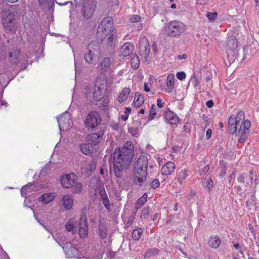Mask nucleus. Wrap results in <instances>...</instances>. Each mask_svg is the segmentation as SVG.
Wrapping results in <instances>:
<instances>
[{
  "label": "nucleus",
  "mask_w": 259,
  "mask_h": 259,
  "mask_svg": "<svg viewBox=\"0 0 259 259\" xmlns=\"http://www.w3.org/2000/svg\"><path fill=\"white\" fill-rule=\"evenodd\" d=\"M133 157V145L127 141L122 148H116L113 153V166L111 171L121 178L123 169L128 166Z\"/></svg>",
  "instance_id": "1"
},
{
  "label": "nucleus",
  "mask_w": 259,
  "mask_h": 259,
  "mask_svg": "<svg viewBox=\"0 0 259 259\" xmlns=\"http://www.w3.org/2000/svg\"><path fill=\"white\" fill-rule=\"evenodd\" d=\"M244 114L242 111L238 113L236 116H231L228 120L229 131L230 133L236 134L239 136V141L243 142L246 139L251 127V122L246 120L243 123Z\"/></svg>",
  "instance_id": "2"
},
{
  "label": "nucleus",
  "mask_w": 259,
  "mask_h": 259,
  "mask_svg": "<svg viewBox=\"0 0 259 259\" xmlns=\"http://www.w3.org/2000/svg\"><path fill=\"white\" fill-rule=\"evenodd\" d=\"M148 158L145 155L141 156L134 163L133 173L135 183L141 185L146 180Z\"/></svg>",
  "instance_id": "3"
},
{
  "label": "nucleus",
  "mask_w": 259,
  "mask_h": 259,
  "mask_svg": "<svg viewBox=\"0 0 259 259\" xmlns=\"http://www.w3.org/2000/svg\"><path fill=\"white\" fill-rule=\"evenodd\" d=\"M186 31L185 24L179 20H173L165 24L161 34L170 37H178Z\"/></svg>",
  "instance_id": "4"
},
{
  "label": "nucleus",
  "mask_w": 259,
  "mask_h": 259,
  "mask_svg": "<svg viewBox=\"0 0 259 259\" xmlns=\"http://www.w3.org/2000/svg\"><path fill=\"white\" fill-rule=\"evenodd\" d=\"M15 11V6H10L7 12L5 13L4 17L3 15L2 21L4 28L10 32H15L17 26L15 20L14 12Z\"/></svg>",
  "instance_id": "5"
},
{
  "label": "nucleus",
  "mask_w": 259,
  "mask_h": 259,
  "mask_svg": "<svg viewBox=\"0 0 259 259\" xmlns=\"http://www.w3.org/2000/svg\"><path fill=\"white\" fill-rule=\"evenodd\" d=\"M113 22L112 18L107 17L103 19L98 26L97 33L102 38H105L110 32H113L115 29L113 28Z\"/></svg>",
  "instance_id": "6"
},
{
  "label": "nucleus",
  "mask_w": 259,
  "mask_h": 259,
  "mask_svg": "<svg viewBox=\"0 0 259 259\" xmlns=\"http://www.w3.org/2000/svg\"><path fill=\"white\" fill-rule=\"evenodd\" d=\"M100 55L99 46L94 43H90L88 45L87 52L84 54V59L89 64L95 61Z\"/></svg>",
  "instance_id": "7"
},
{
  "label": "nucleus",
  "mask_w": 259,
  "mask_h": 259,
  "mask_svg": "<svg viewBox=\"0 0 259 259\" xmlns=\"http://www.w3.org/2000/svg\"><path fill=\"white\" fill-rule=\"evenodd\" d=\"M101 122V117L99 113L96 111H91L86 117L85 124L87 127L93 129L98 126Z\"/></svg>",
  "instance_id": "8"
},
{
  "label": "nucleus",
  "mask_w": 259,
  "mask_h": 259,
  "mask_svg": "<svg viewBox=\"0 0 259 259\" xmlns=\"http://www.w3.org/2000/svg\"><path fill=\"white\" fill-rule=\"evenodd\" d=\"M119 65H115L113 58L106 57L102 59L98 65V69L102 72L113 71V70Z\"/></svg>",
  "instance_id": "9"
},
{
  "label": "nucleus",
  "mask_w": 259,
  "mask_h": 259,
  "mask_svg": "<svg viewBox=\"0 0 259 259\" xmlns=\"http://www.w3.org/2000/svg\"><path fill=\"white\" fill-rule=\"evenodd\" d=\"M57 121L59 128L62 131L68 130L72 123L70 115L66 112L58 118Z\"/></svg>",
  "instance_id": "10"
},
{
  "label": "nucleus",
  "mask_w": 259,
  "mask_h": 259,
  "mask_svg": "<svg viewBox=\"0 0 259 259\" xmlns=\"http://www.w3.org/2000/svg\"><path fill=\"white\" fill-rule=\"evenodd\" d=\"M77 177L74 173H70L61 177L60 181L62 186L65 188H71L77 181Z\"/></svg>",
  "instance_id": "11"
},
{
  "label": "nucleus",
  "mask_w": 259,
  "mask_h": 259,
  "mask_svg": "<svg viewBox=\"0 0 259 259\" xmlns=\"http://www.w3.org/2000/svg\"><path fill=\"white\" fill-rule=\"evenodd\" d=\"M140 55L147 60L150 53V46L148 39L145 37L140 39L139 45Z\"/></svg>",
  "instance_id": "12"
},
{
  "label": "nucleus",
  "mask_w": 259,
  "mask_h": 259,
  "mask_svg": "<svg viewBox=\"0 0 259 259\" xmlns=\"http://www.w3.org/2000/svg\"><path fill=\"white\" fill-rule=\"evenodd\" d=\"M164 118L165 122L171 125H177L179 122V117L169 109L163 112Z\"/></svg>",
  "instance_id": "13"
},
{
  "label": "nucleus",
  "mask_w": 259,
  "mask_h": 259,
  "mask_svg": "<svg viewBox=\"0 0 259 259\" xmlns=\"http://www.w3.org/2000/svg\"><path fill=\"white\" fill-rule=\"evenodd\" d=\"M98 193L100 195L103 204L107 210L109 211L110 210V202L104 188L101 187L96 188L95 190V193L97 194Z\"/></svg>",
  "instance_id": "14"
},
{
  "label": "nucleus",
  "mask_w": 259,
  "mask_h": 259,
  "mask_svg": "<svg viewBox=\"0 0 259 259\" xmlns=\"http://www.w3.org/2000/svg\"><path fill=\"white\" fill-rule=\"evenodd\" d=\"M64 251L66 256L68 258H73L77 256L78 253V250L74 247L70 242L66 243L63 247Z\"/></svg>",
  "instance_id": "15"
},
{
  "label": "nucleus",
  "mask_w": 259,
  "mask_h": 259,
  "mask_svg": "<svg viewBox=\"0 0 259 259\" xmlns=\"http://www.w3.org/2000/svg\"><path fill=\"white\" fill-rule=\"evenodd\" d=\"M95 4L92 0H85L84 3L83 15L86 18H90L93 14Z\"/></svg>",
  "instance_id": "16"
},
{
  "label": "nucleus",
  "mask_w": 259,
  "mask_h": 259,
  "mask_svg": "<svg viewBox=\"0 0 259 259\" xmlns=\"http://www.w3.org/2000/svg\"><path fill=\"white\" fill-rule=\"evenodd\" d=\"M104 132L102 130L100 131L97 133H93L88 135L87 140L89 144H93L94 145L98 144L102 139Z\"/></svg>",
  "instance_id": "17"
},
{
  "label": "nucleus",
  "mask_w": 259,
  "mask_h": 259,
  "mask_svg": "<svg viewBox=\"0 0 259 259\" xmlns=\"http://www.w3.org/2000/svg\"><path fill=\"white\" fill-rule=\"evenodd\" d=\"M175 78L174 74H169L165 81L164 85L163 86V90L166 93H171L175 87Z\"/></svg>",
  "instance_id": "18"
},
{
  "label": "nucleus",
  "mask_w": 259,
  "mask_h": 259,
  "mask_svg": "<svg viewBox=\"0 0 259 259\" xmlns=\"http://www.w3.org/2000/svg\"><path fill=\"white\" fill-rule=\"evenodd\" d=\"M133 50V45L130 42H126L121 47L119 51V56L123 58L126 57L131 54Z\"/></svg>",
  "instance_id": "19"
},
{
  "label": "nucleus",
  "mask_w": 259,
  "mask_h": 259,
  "mask_svg": "<svg viewBox=\"0 0 259 259\" xmlns=\"http://www.w3.org/2000/svg\"><path fill=\"white\" fill-rule=\"evenodd\" d=\"M61 203L65 210H70L73 205V199L72 196L69 194L64 195L61 199Z\"/></svg>",
  "instance_id": "20"
},
{
  "label": "nucleus",
  "mask_w": 259,
  "mask_h": 259,
  "mask_svg": "<svg viewBox=\"0 0 259 259\" xmlns=\"http://www.w3.org/2000/svg\"><path fill=\"white\" fill-rule=\"evenodd\" d=\"M176 168V165L172 162H168L161 169V173L163 175L168 176L172 174Z\"/></svg>",
  "instance_id": "21"
},
{
  "label": "nucleus",
  "mask_w": 259,
  "mask_h": 259,
  "mask_svg": "<svg viewBox=\"0 0 259 259\" xmlns=\"http://www.w3.org/2000/svg\"><path fill=\"white\" fill-rule=\"evenodd\" d=\"M238 46L237 39L234 36H230L227 40V53L231 54V52L235 51Z\"/></svg>",
  "instance_id": "22"
},
{
  "label": "nucleus",
  "mask_w": 259,
  "mask_h": 259,
  "mask_svg": "<svg viewBox=\"0 0 259 259\" xmlns=\"http://www.w3.org/2000/svg\"><path fill=\"white\" fill-rule=\"evenodd\" d=\"M190 176V172L186 169H183L178 172L176 175L177 182L180 185H182L186 179Z\"/></svg>",
  "instance_id": "23"
},
{
  "label": "nucleus",
  "mask_w": 259,
  "mask_h": 259,
  "mask_svg": "<svg viewBox=\"0 0 259 259\" xmlns=\"http://www.w3.org/2000/svg\"><path fill=\"white\" fill-rule=\"evenodd\" d=\"M56 196V193L54 192L44 193L38 198V200L43 204H47L52 202Z\"/></svg>",
  "instance_id": "24"
},
{
  "label": "nucleus",
  "mask_w": 259,
  "mask_h": 259,
  "mask_svg": "<svg viewBox=\"0 0 259 259\" xmlns=\"http://www.w3.org/2000/svg\"><path fill=\"white\" fill-rule=\"evenodd\" d=\"M95 86L101 89L103 91H106L107 87V77L104 75L98 76L97 78Z\"/></svg>",
  "instance_id": "25"
},
{
  "label": "nucleus",
  "mask_w": 259,
  "mask_h": 259,
  "mask_svg": "<svg viewBox=\"0 0 259 259\" xmlns=\"http://www.w3.org/2000/svg\"><path fill=\"white\" fill-rule=\"evenodd\" d=\"M96 167V163L94 161L86 162L82 167V170L83 172H85L87 174H90L92 171H94Z\"/></svg>",
  "instance_id": "26"
},
{
  "label": "nucleus",
  "mask_w": 259,
  "mask_h": 259,
  "mask_svg": "<svg viewBox=\"0 0 259 259\" xmlns=\"http://www.w3.org/2000/svg\"><path fill=\"white\" fill-rule=\"evenodd\" d=\"M11 61L13 64H18L21 60V54L19 50H16L14 52L9 53Z\"/></svg>",
  "instance_id": "27"
},
{
  "label": "nucleus",
  "mask_w": 259,
  "mask_h": 259,
  "mask_svg": "<svg viewBox=\"0 0 259 259\" xmlns=\"http://www.w3.org/2000/svg\"><path fill=\"white\" fill-rule=\"evenodd\" d=\"M144 102V98L143 95L140 92H136L135 94L134 99L133 101L134 106L136 107H139L141 106Z\"/></svg>",
  "instance_id": "28"
},
{
  "label": "nucleus",
  "mask_w": 259,
  "mask_h": 259,
  "mask_svg": "<svg viewBox=\"0 0 259 259\" xmlns=\"http://www.w3.org/2000/svg\"><path fill=\"white\" fill-rule=\"evenodd\" d=\"M34 188V183H31L23 186L21 190V196L26 197L29 193H31Z\"/></svg>",
  "instance_id": "29"
},
{
  "label": "nucleus",
  "mask_w": 259,
  "mask_h": 259,
  "mask_svg": "<svg viewBox=\"0 0 259 259\" xmlns=\"http://www.w3.org/2000/svg\"><path fill=\"white\" fill-rule=\"evenodd\" d=\"M130 92L131 90L129 88L123 89L118 98V101L120 103H123L125 101L130 95Z\"/></svg>",
  "instance_id": "30"
},
{
  "label": "nucleus",
  "mask_w": 259,
  "mask_h": 259,
  "mask_svg": "<svg viewBox=\"0 0 259 259\" xmlns=\"http://www.w3.org/2000/svg\"><path fill=\"white\" fill-rule=\"evenodd\" d=\"M106 91H103L101 89L95 86L93 93V97L96 101H99L102 99Z\"/></svg>",
  "instance_id": "31"
},
{
  "label": "nucleus",
  "mask_w": 259,
  "mask_h": 259,
  "mask_svg": "<svg viewBox=\"0 0 259 259\" xmlns=\"http://www.w3.org/2000/svg\"><path fill=\"white\" fill-rule=\"evenodd\" d=\"M221 243L220 239L217 237H211L208 241L209 246L213 248H217Z\"/></svg>",
  "instance_id": "32"
},
{
  "label": "nucleus",
  "mask_w": 259,
  "mask_h": 259,
  "mask_svg": "<svg viewBox=\"0 0 259 259\" xmlns=\"http://www.w3.org/2000/svg\"><path fill=\"white\" fill-rule=\"evenodd\" d=\"M159 250L157 248L149 249L144 255V258L147 259L158 254Z\"/></svg>",
  "instance_id": "33"
},
{
  "label": "nucleus",
  "mask_w": 259,
  "mask_h": 259,
  "mask_svg": "<svg viewBox=\"0 0 259 259\" xmlns=\"http://www.w3.org/2000/svg\"><path fill=\"white\" fill-rule=\"evenodd\" d=\"M131 64L132 67L134 69H136L139 67L140 65V60L139 57L136 55H134L132 56Z\"/></svg>",
  "instance_id": "34"
},
{
  "label": "nucleus",
  "mask_w": 259,
  "mask_h": 259,
  "mask_svg": "<svg viewBox=\"0 0 259 259\" xmlns=\"http://www.w3.org/2000/svg\"><path fill=\"white\" fill-rule=\"evenodd\" d=\"M108 36L107 38V44L108 46H112L115 42L116 39V32L114 31L113 32H110L109 34H107L106 36Z\"/></svg>",
  "instance_id": "35"
},
{
  "label": "nucleus",
  "mask_w": 259,
  "mask_h": 259,
  "mask_svg": "<svg viewBox=\"0 0 259 259\" xmlns=\"http://www.w3.org/2000/svg\"><path fill=\"white\" fill-rule=\"evenodd\" d=\"M143 232L141 228H136L132 232V238L134 240H138Z\"/></svg>",
  "instance_id": "36"
},
{
  "label": "nucleus",
  "mask_w": 259,
  "mask_h": 259,
  "mask_svg": "<svg viewBox=\"0 0 259 259\" xmlns=\"http://www.w3.org/2000/svg\"><path fill=\"white\" fill-rule=\"evenodd\" d=\"M72 188V192L73 193H79L81 192L83 187L81 183L77 182L76 181Z\"/></svg>",
  "instance_id": "37"
},
{
  "label": "nucleus",
  "mask_w": 259,
  "mask_h": 259,
  "mask_svg": "<svg viewBox=\"0 0 259 259\" xmlns=\"http://www.w3.org/2000/svg\"><path fill=\"white\" fill-rule=\"evenodd\" d=\"M147 194L144 193L143 196L138 199L137 200L136 206L137 209L140 208L142 205L147 201Z\"/></svg>",
  "instance_id": "38"
},
{
  "label": "nucleus",
  "mask_w": 259,
  "mask_h": 259,
  "mask_svg": "<svg viewBox=\"0 0 259 259\" xmlns=\"http://www.w3.org/2000/svg\"><path fill=\"white\" fill-rule=\"evenodd\" d=\"M227 164L224 161L220 162V166L218 168V170L220 172V176L223 177L226 173L227 170Z\"/></svg>",
  "instance_id": "39"
},
{
  "label": "nucleus",
  "mask_w": 259,
  "mask_h": 259,
  "mask_svg": "<svg viewBox=\"0 0 259 259\" xmlns=\"http://www.w3.org/2000/svg\"><path fill=\"white\" fill-rule=\"evenodd\" d=\"M78 220L75 218H72L67 222L65 227H77Z\"/></svg>",
  "instance_id": "40"
},
{
  "label": "nucleus",
  "mask_w": 259,
  "mask_h": 259,
  "mask_svg": "<svg viewBox=\"0 0 259 259\" xmlns=\"http://www.w3.org/2000/svg\"><path fill=\"white\" fill-rule=\"evenodd\" d=\"M157 108L155 105L152 104L151 106V110L149 112V118L150 120L153 119L154 118V116L157 114Z\"/></svg>",
  "instance_id": "41"
},
{
  "label": "nucleus",
  "mask_w": 259,
  "mask_h": 259,
  "mask_svg": "<svg viewBox=\"0 0 259 259\" xmlns=\"http://www.w3.org/2000/svg\"><path fill=\"white\" fill-rule=\"evenodd\" d=\"M88 226L89 224L87 222V218L85 215H81L79 221H78L77 227H88Z\"/></svg>",
  "instance_id": "42"
},
{
  "label": "nucleus",
  "mask_w": 259,
  "mask_h": 259,
  "mask_svg": "<svg viewBox=\"0 0 259 259\" xmlns=\"http://www.w3.org/2000/svg\"><path fill=\"white\" fill-rule=\"evenodd\" d=\"M204 188L208 191H211L213 187V182L211 179H208L204 184Z\"/></svg>",
  "instance_id": "43"
},
{
  "label": "nucleus",
  "mask_w": 259,
  "mask_h": 259,
  "mask_svg": "<svg viewBox=\"0 0 259 259\" xmlns=\"http://www.w3.org/2000/svg\"><path fill=\"white\" fill-rule=\"evenodd\" d=\"M218 14L217 12H208L206 14V17L208 18L209 21H213L217 18Z\"/></svg>",
  "instance_id": "44"
},
{
  "label": "nucleus",
  "mask_w": 259,
  "mask_h": 259,
  "mask_svg": "<svg viewBox=\"0 0 259 259\" xmlns=\"http://www.w3.org/2000/svg\"><path fill=\"white\" fill-rule=\"evenodd\" d=\"M99 233L101 237L103 238H106L107 237V228H99Z\"/></svg>",
  "instance_id": "45"
},
{
  "label": "nucleus",
  "mask_w": 259,
  "mask_h": 259,
  "mask_svg": "<svg viewBox=\"0 0 259 259\" xmlns=\"http://www.w3.org/2000/svg\"><path fill=\"white\" fill-rule=\"evenodd\" d=\"M79 233L82 238H85L88 234V228H79Z\"/></svg>",
  "instance_id": "46"
},
{
  "label": "nucleus",
  "mask_w": 259,
  "mask_h": 259,
  "mask_svg": "<svg viewBox=\"0 0 259 259\" xmlns=\"http://www.w3.org/2000/svg\"><path fill=\"white\" fill-rule=\"evenodd\" d=\"M176 77L180 80H183L186 78V75L184 72L181 71L177 73Z\"/></svg>",
  "instance_id": "47"
},
{
  "label": "nucleus",
  "mask_w": 259,
  "mask_h": 259,
  "mask_svg": "<svg viewBox=\"0 0 259 259\" xmlns=\"http://www.w3.org/2000/svg\"><path fill=\"white\" fill-rule=\"evenodd\" d=\"M80 148L82 152L84 154H87L88 153H89V148L88 145L86 144H83L80 146Z\"/></svg>",
  "instance_id": "48"
},
{
  "label": "nucleus",
  "mask_w": 259,
  "mask_h": 259,
  "mask_svg": "<svg viewBox=\"0 0 259 259\" xmlns=\"http://www.w3.org/2000/svg\"><path fill=\"white\" fill-rule=\"evenodd\" d=\"M141 19V17L138 15H133L130 18V20L132 22H138Z\"/></svg>",
  "instance_id": "49"
},
{
  "label": "nucleus",
  "mask_w": 259,
  "mask_h": 259,
  "mask_svg": "<svg viewBox=\"0 0 259 259\" xmlns=\"http://www.w3.org/2000/svg\"><path fill=\"white\" fill-rule=\"evenodd\" d=\"M165 103L162 101L161 98H158L157 99V105L159 108H162L164 107Z\"/></svg>",
  "instance_id": "50"
},
{
  "label": "nucleus",
  "mask_w": 259,
  "mask_h": 259,
  "mask_svg": "<svg viewBox=\"0 0 259 259\" xmlns=\"http://www.w3.org/2000/svg\"><path fill=\"white\" fill-rule=\"evenodd\" d=\"M159 182L158 180L155 179L151 183V187L154 188H156L159 186Z\"/></svg>",
  "instance_id": "51"
},
{
  "label": "nucleus",
  "mask_w": 259,
  "mask_h": 259,
  "mask_svg": "<svg viewBox=\"0 0 259 259\" xmlns=\"http://www.w3.org/2000/svg\"><path fill=\"white\" fill-rule=\"evenodd\" d=\"M149 211L147 208H144L142 211L141 217L143 218H146L148 215Z\"/></svg>",
  "instance_id": "52"
},
{
  "label": "nucleus",
  "mask_w": 259,
  "mask_h": 259,
  "mask_svg": "<svg viewBox=\"0 0 259 259\" xmlns=\"http://www.w3.org/2000/svg\"><path fill=\"white\" fill-rule=\"evenodd\" d=\"M191 81L193 82V84L195 87H196L199 85V81L197 78L195 77V76H194L191 79Z\"/></svg>",
  "instance_id": "53"
},
{
  "label": "nucleus",
  "mask_w": 259,
  "mask_h": 259,
  "mask_svg": "<svg viewBox=\"0 0 259 259\" xmlns=\"http://www.w3.org/2000/svg\"><path fill=\"white\" fill-rule=\"evenodd\" d=\"M246 175L244 174H240L238 177V182H240V183H243L244 182V179L246 177Z\"/></svg>",
  "instance_id": "54"
},
{
  "label": "nucleus",
  "mask_w": 259,
  "mask_h": 259,
  "mask_svg": "<svg viewBox=\"0 0 259 259\" xmlns=\"http://www.w3.org/2000/svg\"><path fill=\"white\" fill-rule=\"evenodd\" d=\"M195 195H196L195 192L194 190H191L190 191L189 194L187 196V200H190L191 199L193 198L195 196Z\"/></svg>",
  "instance_id": "55"
},
{
  "label": "nucleus",
  "mask_w": 259,
  "mask_h": 259,
  "mask_svg": "<svg viewBox=\"0 0 259 259\" xmlns=\"http://www.w3.org/2000/svg\"><path fill=\"white\" fill-rule=\"evenodd\" d=\"M65 229L67 232H71L72 234H74L77 231V228H65Z\"/></svg>",
  "instance_id": "56"
},
{
  "label": "nucleus",
  "mask_w": 259,
  "mask_h": 259,
  "mask_svg": "<svg viewBox=\"0 0 259 259\" xmlns=\"http://www.w3.org/2000/svg\"><path fill=\"white\" fill-rule=\"evenodd\" d=\"M212 130L211 129H208L206 133V138L207 139H209L211 137Z\"/></svg>",
  "instance_id": "57"
},
{
  "label": "nucleus",
  "mask_w": 259,
  "mask_h": 259,
  "mask_svg": "<svg viewBox=\"0 0 259 259\" xmlns=\"http://www.w3.org/2000/svg\"><path fill=\"white\" fill-rule=\"evenodd\" d=\"M109 104V100L107 99H105L103 101V105L105 107L104 110H106L108 108V105Z\"/></svg>",
  "instance_id": "58"
},
{
  "label": "nucleus",
  "mask_w": 259,
  "mask_h": 259,
  "mask_svg": "<svg viewBox=\"0 0 259 259\" xmlns=\"http://www.w3.org/2000/svg\"><path fill=\"white\" fill-rule=\"evenodd\" d=\"M209 170V165H206L204 168H203L200 171V174L202 175V172H207Z\"/></svg>",
  "instance_id": "59"
},
{
  "label": "nucleus",
  "mask_w": 259,
  "mask_h": 259,
  "mask_svg": "<svg viewBox=\"0 0 259 259\" xmlns=\"http://www.w3.org/2000/svg\"><path fill=\"white\" fill-rule=\"evenodd\" d=\"M144 91L146 92H148L150 91V87L148 83L145 82L144 84Z\"/></svg>",
  "instance_id": "60"
},
{
  "label": "nucleus",
  "mask_w": 259,
  "mask_h": 259,
  "mask_svg": "<svg viewBox=\"0 0 259 259\" xmlns=\"http://www.w3.org/2000/svg\"><path fill=\"white\" fill-rule=\"evenodd\" d=\"M206 105L208 107L211 108L213 106L214 102L212 100H209L206 103Z\"/></svg>",
  "instance_id": "61"
},
{
  "label": "nucleus",
  "mask_w": 259,
  "mask_h": 259,
  "mask_svg": "<svg viewBox=\"0 0 259 259\" xmlns=\"http://www.w3.org/2000/svg\"><path fill=\"white\" fill-rule=\"evenodd\" d=\"M119 125L118 123H114L111 125L112 128H113L115 130H118L119 128Z\"/></svg>",
  "instance_id": "62"
},
{
  "label": "nucleus",
  "mask_w": 259,
  "mask_h": 259,
  "mask_svg": "<svg viewBox=\"0 0 259 259\" xmlns=\"http://www.w3.org/2000/svg\"><path fill=\"white\" fill-rule=\"evenodd\" d=\"M129 116L128 115H126L125 114H124V115H122L120 116V118L124 121H126L128 118Z\"/></svg>",
  "instance_id": "63"
},
{
  "label": "nucleus",
  "mask_w": 259,
  "mask_h": 259,
  "mask_svg": "<svg viewBox=\"0 0 259 259\" xmlns=\"http://www.w3.org/2000/svg\"><path fill=\"white\" fill-rule=\"evenodd\" d=\"M187 55L186 54H183L181 55H178V59L179 60L185 59L187 58Z\"/></svg>",
  "instance_id": "64"
}]
</instances>
